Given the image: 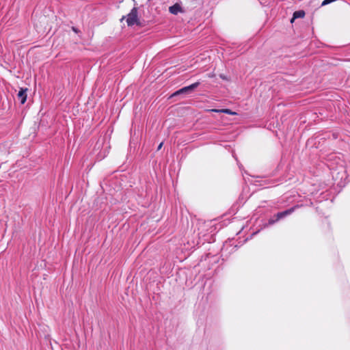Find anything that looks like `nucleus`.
I'll use <instances>...</instances> for the list:
<instances>
[{"label":"nucleus","instance_id":"f257e3e1","mask_svg":"<svg viewBox=\"0 0 350 350\" xmlns=\"http://www.w3.org/2000/svg\"><path fill=\"white\" fill-rule=\"evenodd\" d=\"M137 12V8L134 7L126 16V23L129 26H133L135 24H139Z\"/></svg>","mask_w":350,"mask_h":350},{"label":"nucleus","instance_id":"7ed1b4c3","mask_svg":"<svg viewBox=\"0 0 350 350\" xmlns=\"http://www.w3.org/2000/svg\"><path fill=\"white\" fill-rule=\"evenodd\" d=\"M200 85L199 82L194 83L189 86L184 87L176 92H175L172 96H178L180 94H187L190 91L193 90V89L196 88Z\"/></svg>","mask_w":350,"mask_h":350},{"label":"nucleus","instance_id":"6e6552de","mask_svg":"<svg viewBox=\"0 0 350 350\" xmlns=\"http://www.w3.org/2000/svg\"><path fill=\"white\" fill-rule=\"evenodd\" d=\"M212 111H214V112H216V113H226V114H230V115H234L236 114L235 112H233L230 109H212L211 110Z\"/></svg>","mask_w":350,"mask_h":350},{"label":"nucleus","instance_id":"39448f33","mask_svg":"<svg viewBox=\"0 0 350 350\" xmlns=\"http://www.w3.org/2000/svg\"><path fill=\"white\" fill-rule=\"evenodd\" d=\"M27 88H21L18 93V98L20 99L21 104H24L27 100Z\"/></svg>","mask_w":350,"mask_h":350},{"label":"nucleus","instance_id":"20e7f679","mask_svg":"<svg viewBox=\"0 0 350 350\" xmlns=\"http://www.w3.org/2000/svg\"><path fill=\"white\" fill-rule=\"evenodd\" d=\"M200 85L199 82L194 83L189 86L184 87L176 92H175L172 96H178L180 94H187L190 91L193 90V89L196 88Z\"/></svg>","mask_w":350,"mask_h":350},{"label":"nucleus","instance_id":"423d86ee","mask_svg":"<svg viewBox=\"0 0 350 350\" xmlns=\"http://www.w3.org/2000/svg\"><path fill=\"white\" fill-rule=\"evenodd\" d=\"M169 11L171 14L176 15L179 12H181L183 10L180 5L178 3H176L169 8Z\"/></svg>","mask_w":350,"mask_h":350},{"label":"nucleus","instance_id":"f03ea898","mask_svg":"<svg viewBox=\"0 0 350 350\" xmlns=\"http://www.w3.org/2000/svg\"><path fill=\"white\" fill-rule=\"evenodd\" d=\"M295 210V207H293V208H291L288 210H286L284 211H282V212H280V213H278L275 215V219H271L269 220V224H274L275 221L285 217L287 215H289L290 214H291Z\"/></svg>","mask_w":350,"mask_h":350},{"label":"nucleus","instance_id":"9d476101","mask_svg":"<svg viewBox=\"0 0 350 350\" xmlns=\"http://www.w3.org/2000/svg\"><path fill=\"white\" fill-rule=\"evenodd\" d=\"M162 146H163V142H161V143L159 145V146H158V148H157V149H158V150H160V149L161 148Z\"/></svg>","mask_w":350,"mask_h":350},{"label":"nucleus","instance_id":"0eeeda50","mask_svg":"<svg viewBox=\"0 0 350 350\" xmlns=\"http://www.w3.org/2000/svg\"><path fill=\"white\" fill-rule=\"evenodd\" d=\"M304 16H305V12L303 10H299V11L295 12L293 13V17L291 19V23H293V21L295 18H303V17H304Z\"/></svg>","mask_w":350,"mask_h":350},{"label":"nucleus","instance_id":"1a4fd4ad","mask_svg":"<svg viewBox=\"0 0 350 350\" xmlns=\"http://www.w3.org/2000/svg\"><path fill=\"white\" fill-rule=\"evenodd\" d=\"M336 0H324L322 3H321V5L322 6H324V5H328L332 2H334L336 1Z\"/></svg>","mask_w":350,"mask_h":350}]
</instances>
